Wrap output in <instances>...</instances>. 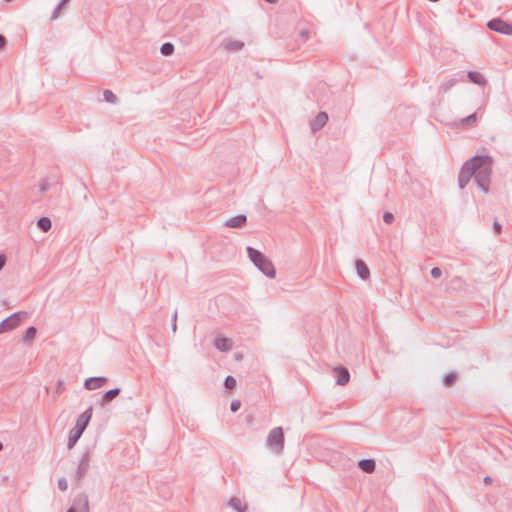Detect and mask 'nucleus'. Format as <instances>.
I'll return each instance as SVG.
<instances>
[{
    "mask_svg": "<svg viewBox=\"0 0 512 512\" xmlns=\"http://www.w3.org/2000/svg\"><path fill=\"white\" fill-rule=\"evenodd\" d=\"M493 163L494 160L489 155H477L466 161L458 176L459 188L464 189L473 177L477 187L483 193H488L490 189Z\"/></svg>",
    "mask_w": 512,
    "mask_h": 512,
    "instance_id": "obj_1",
    "label": "nucleus"
},
{
    "mask_svg": "<svg viewBox=\"0 0 512 512\" xmlns=\"http://www.w3.org/2000/svg\"><path fill=\"white\" fill-rule=\"evenodd\" d=\"M250 261L268 278L276 277V269L270 259H268L261 251L248 246L246 248Z\"/></svg>",
    "mask_w": 512,
    "mask_h": 512,
    "instance_id": "obj_2",
    "label": "nucleus"
},
{
    "mask_svg": "<svg viewBox=\"0 0 512 512\" xmlns=\"http://www.w3.org/2000/svg\"><path fill=\"white\" fill-rule=\"evenodd\" d=\"M267 447L275 452L276 454H281L284 450L285 438L282 427L273 428L266 439Z\"/></svg>",
    "mask_w": 512,
    "mask_h": 512,
    "instance_id": "obj_3",
    "label": "nucleus"
},
{
    "mask_svg": "<svg viewBox=\"0 0 512 512\" xmlns=\"http://www.w3.org/2000/svg\"><path fill=\"white\" fill-rule=\"evenodd\" d=\"M91 462V451L87 449L81 456L80 462L78 464L77 470L74 475V480L77 483H80L81 480L86 476Z\"/></svg>",
    "mask_w": 512,
    "mask_h": 512,
    "instance_id": "obj_4",
    "label": "nucleus"
},
{
    "mask_svg": "<svg viewBox=\"0 0 512 512\" xmlns=\"http://www.w3.org/2000/svg\"><path fill=\"white\" fill-rule=\"evenodd\" d=\"M26 317L25 312H16L0 323V333L11 331L18 327L23 319Z\"/></svg>",
    "mask_w": 512,
    "mask_h": 512,
    "instance_id": "obj_5",
    "label": "nucleus"
},
{
    "mask_svg": "<svg viewBox=\"0 0 512 512\" xmlns=\"http://www.w3.org/2000/svg\"><path fill=\"white\" fill-rule=\"evenodd\" d=\"M66 512H90L88 496L85 493L76 495Z\"/></svg>",
    "mask_w": 512,
    "mask_h": 512,
    "instance_id": "obj_6",
    "label": "nucleus"
},
{
    "mask_svg": "<svg viewBox=\"0 0 512 512\" xmlns=\"http://www.w3.org/2000/svg\"><path fill=\"white\" fill-rule=\"evenodd\" d=\"M487 27L495 32L504 35H512V24L507 23L501 18H493L488 21Z\"/></svg>",
    "mask_w": 512,
    "mask_h": 512,
    "instance_id": "obj_7",
    "label": "nucleus"
},
{
    "mask_svg": "<svg viewBox=\"0 0 512 512\" xmlns=\"http://www.w3.org/2000/svg\"><path fill=\"white\" fill-rule=\"evenodd\" d=\"M108 382V378L104 376L90 377L84 381V388L87 390H96L102 388Z\"/></svg>",
    "mask_w": 512,
    "mask_h": 512,
    "instance_id": "obj_8",
    "label": "nucleus"
},
{
    "mask_svg": "<svg viewBox=\"0 0 512 512\" xmlns=\"http://www.w3.org/2000/svg\"><path fill=\"white\" fill-rule=\"evenodd\" d=\"M93 413V407L89 406L82 414H80L76 420L75 426L79 429L85 431L88 426Z\"/></svg>",
    "mask_w": 512,
    "mask_h": 512,
    "instance_id": "obj_9",
    "label": "nucleus"
},
{
    "mask_svg": "<svg viewBox=\"0 0 512 512\" xmlns=\"http://www.w3.org/2000/svg\"><path fill=\"white\" fill-rule=\"evenodd\" d=\"M214 346L221 352H227L232 349L233 341L227 337L217 336L214 340Z\"/></svg>",
    "mask_w": 512,
    "mask_h": 512,
    "instance_id": "obj_10",
    "label": "nucleus"
},
{
    "mask_svg": "<svg viewBox=\"0 0 512 512\" xmlns=\"http://www.w3.org/2000/svg\"><path fill=\"white\" fill-rule=\"evenodd\" d=\"M328 121V114L326 112H319L314 120L311 122V130L317 132L322 129Z\"/></svg>",
    "mask_w": 512,
    "mask_h": 512,
    "instance_id": "obj_11",
    "label": "nucleus"
},
{
    "mask_svg": "<svg viewBox=\"0 0 512 512\" xmlns=\"http://www.w3.org/2000/svg\"><path fill=\"white\" fill-rule=\"evenodd\" d=\"M120 393H121L120 388H113V389L106 391L105 393H103V395L99 401L100 406L105 407L110 402H112Z\"/></svg>",
    "mask_w": 512,
    "mask_h": 512,
    "instance_id": "obj_12",
    "label": "nucleus"
},
{
    "mask_svg": "<svg viewBox=\"0 0 512 512\" xmlns=\"http://www.w3.org/2000/svg\"><path fill=\"white\" fill-rule=\"evenodd\" d=\"M247 222V217L244 214H238L225 222V226L229 228H241Z\"/></svg>",
    "mask_w": 512,
    "mask_h": 512,
    "instance_id": "obj_13",
    "label": "nucleus"
},
{
    "mask_svg": "<svg viewBox=\"0 0 512 512\" xmlns=\"http://www.w3.org/2000/svg\"><path fill=\"white\" fill-rule=\"evenodd\" d=\"M335 373L337 376V380H336L337 385L344 386L349 382L350 373L347 368L342 367V366L337 367L335 369Z\"/></svg>",
    "mask_w": 512,
    "mask_h": 512,
    "instance_id": "obj_14",
    "label": "nucleus"
},
{
    "mask_svg": "<svg viewBox=\"0 0 512 512\" xmlns=\"http://www.w3.org/2000/svg\"><path fill=\"white\" fill-rule=\"evenodd\" d=\"M355 267L359 278H361L364 281L370 278V270L363 260L357 259L355 261Z\"/></svg>",
    "mask_w": 512,
    "mask_h": 512,
    "instance_id": "obj_15",
    "label": "nucleus"
},
{
    "mask_svg": "<svg viewBox=\"0 0 512 512\" xmlns=\"http://www.w3.org/2000/svg\"><path fill=\"white\" fill-rule=\"evenodd\" d=\"M83 430L79 429L78 427L74 426L70 431H69V436H68V443H67V447L69 449L73 448L76 443L78 442V440L80 439V437L82 436L83 434Z\"/></svg>",
    "mask_w": 512,
    "mask_h": 512,
    "instance_id": "obj_16",
    "label": "nucleus"
},
{
    "mask_svg": "<svg viewBox=\"0 0 512 512\" xmlns=\"http://www.w3.org/2000/svg\"><path fill=\"white\" fill-rule=\"evenodd\" d=\"M358 467L366 473H373L376 469V462L374 459H362L358 462Z\"/></svg>",
    "mask_w": 512,
    "mask_h": 512,
    "instance_id": "obj_17",
    "label": "nucleus"
},
{
    "mask_svg": "<svg viewBox=\"0 0 512 512\" xmlns=\"http://www.w3.org/2000/svg\"><path fill=\"white\" fill-rule=\"evenodd\" d=\"M459 81H464V76L459 75V77H451L445 80L441 85V90L444 93H447L452 87H454Z\"/></svg>",
    "mask_w": 512,
    "mask_h": 512,
    "instance_id": "obj_18",
    "label": "nucleus"
},
{
    "mask_svg": "<svg viewBox=\"0 0 512 512\" xmlns=\"http://www.w3.org/2000/svg\"><path fill=\"white\" fill-rule=\"evenodd\" d=\"M467 78L474 84L484 86L486 84L485 77L478 71H469Z\"/></svg>",
    "mask_w": 512,
    "mask_h": 512,
    "instance_id": "obj_19",
    "label": "nucleus"
},
{
    "mask_svg": "<svg viewBox=\"0 0 512 512\" xmlns=\"http://www.w3.org/2000/svg\"><path fill=\"white\" fill-rule=\"evenodd\" d=\"M37 329L34 326H30L25 330V333L21 339L23 343H31L36 337Z\"/></svg>",
    "mask_w": 512,
    "mask_h": 512,
    "instance_id": "obj_20",
    "label": "nucleus"
},
{
    "mask_svg": "<svg viewBox=\"0 0 512 512\" xmlns=\"http://www.w3.org/2000/svg\"><path fill=\"white\" fill-rule=\"evenodd\" d=\"M37 227L43 232H48L52 227V222L50 218L43 216L38 219Z\"/></svg>",
    "mask_w": 512,
    "mask_h": 512,
    "instance_id": "obj_21",
    "label": "nucleus"
},
{
    "mask_svg": "<svg viewBox=\"0 0 512 512\" xmlns=\"http://www.w3.org/2000/svg\"><path fill=\"white\" fill-rule=\"evenodd\" d=\"M244 47V42L238 40H230L226 43L225 49L231 52H236L242 50Z\"/></svg>",
    "mask_w": 512,
    "mask_h": 512,
    "instance_id": "obj_22",
    "label": "nucleus"
},
{
    "mask_svg": "<svg viewBox=\"0 0 512 512\" xmlns=\"http://www.w3.org/2000/svg\"><path fill=\"white\" fill-rule=\"evenodd\" d=\"M229 505L237 512H244L246 506L242 504V501L237 497H232L229 501Z\"/></svg>",
    "mask_w": 512,
    "mask_h": 512,
    "instance_id": "obj_23",
    "label": "nucleus"
},
{
    "mask_svg": "<svg viewBox=\"0 0 512 512\" xmlns=\"http://www.w3.org/2000/svg\"><path fill=\"white\" fill-rule=\"evenodd\" d=\"M457 379H458L457 373H455V372L448 373L443 377V384L447 387H451L456 383Z\"/></svg>",
    "mask_w": 512,
    "mask_h": 512,
    "instance_id": "obj_24",
    "label": "nucleus"
},
{
    "mask_svg": "<svg viewBox=\"0 0 512 512\" xmlns=\"http://www.w3.org/2000/svg\"><path fill=\"white\" fill-rule=\"evenodd\" d=\"M174 45L171 42H165L160 47V53L164 56H170L174 52Z\"/></svg>",
    "mask_w": 512,
    "mask_h": 512,
    "instance_id": "obj_25",
    "label": "nucleus"
},
{
    "mask_svg": "<svg viewBox=\"0 0 512 512\" xmlns=\"http://www.w3.org/2000/svg\"><path fill=\"white\" fill-rule=\"evenodd\" d=\"M103 97L106 102L111 104H116L118 101V97L109 89L104 90Z\"/></svg>",
    "mask_w": 512,
    "mask_h": 512,
    "instance_id": "obj_26",
    "label": "nucleus"
},
{
    "mask_svg": "<svg viewBox=\"0 0 512 512\" xmlns=\"http://www.w3.org/2000/svg\"><path fill=\"white\" fill-rule=\"evenodd\" d=\"M476 120H477V114L476 113H472L469 116L463 118L461 120V123L464 126H471V125H473L476 122Z\"/></svg>",
    "mask_w": 512,
    "mask_h": 512,
    "instance_id": "obj_27",
    "label": "nucleus"
},
{
    "mask_svg": "<svg viewBox=\"0 0 512 512\" xmlns=\"http://www.w3.org/2000/svg\"><path fill=\"white\" fill-rule=\"evenodd\" d=\"M224 386L228 390H231V389L235 388V386H236V379L233 376L228 375L225 378V380H224Z\"/></svg>",
    "mask_w": 512,
    "mask_h": 512,
    "instance_id": "obj_28",
    "label": "nucleus"
},
{
    "mask_svg": "<svg viewBox=\"0 0 512 512\" xmlns=\"http://www.w3.org/2000/svg\"><path fill=\"white\" fill-rule=\"evenodd\" d=\"M57 485H58L59 490H61L63 492L66 491L68 488L67 480L64 477H61L58 479Z\"/></svg>",
    "mask_w": 512,
    "mask_h": 512,
    "instance_id": "obj_29",
    "label": "nucleus"
},
{
    "mask_svg": "<svg viewBox=\"0 0 512 512\" xmlns=\"http://www.w3.org/2000/svg\"><path fill=\"white\" fill-rule=\"evenodd\" d=\"M394 215L391 212H385L383 214V221L386 224H392L394 222Z\"/></svg>",
    "mask_w": 512,
    "mask_h": 512,
    "instance_id": "obj_30",
    "label": "nucleus"
},
{
    "mask_svg": "<svg viewBox=\"0 0 512 512\" xmlns=\"http://www.w3.org/2000/svg\"><path fill=\"white\" fill-rule=\"evenodd\" d=\"M430 273L431 276L435 279H438L442 276V270L439 267H433Z\"/></svg>",
    "mask_w": 512,
    "mask_h": 512,
    "instance_id": "obj_31",
    "label": "nucleus"
},
{
    "mask_svg": "<svg viewBox=\"0 0 512 512\" xmlns=\"http://www.w3.org/2000/svg\"><path fill=\"white\" fill-rule=\"evenodd\" d=\"M39 189L41 193H45L49 189V183L46 179L41 180L39 183Z\"/></svg>",
    "mask_w": 512,
    "mask_h": 512,
    "instance_id": "obj_32",
    "label": "nucleus"
},
{
    "mask_svg": "<svg viewBox=\"0 0 512 512\" xmlns=\"http://www.w3.org/2000/svg\"><path fill=\"white\" fill-rule=\"evenodd\" d=\"M64 390H65V383H64V381L61 380V379H58L57 383H56V392L60 394Z\"/></svg>",
    "mask_w": 512,
    "mask_h": 512,
    "instance_id": "obj_33",
    "label": "nucleus"
},
{
    "mask_svg": "<svg viewBox=\"0 0 512 512\" xmlns=\"http://www.w3.org/2000/svg\"><path fill=\"white\" fill-rule=\"evenodd\" d=\"M241 407V402L240 400H233L230 404V409L232 412H236L240 409Z\"/></svg>",
    "mask_w": 512,
    "mask_h": 512,
    "instance_id": "obj_34",
    "label": "nucleus"
},
{
    "mask_svg": "<svg viewBox=\"0 0 512 512\" xmlns=\"http://www.w3.org/2000/svg\"><path fill=\"white\" fill-rule=\"evenodd\" d=\"M172 331L175 333L177 330V311H174L171 318Z\"/></svg>",
    "mask_w": 512,
    "mask_h": 512,
    "instance_id": "obj_35",
    "label": "nucleus"
},
{
    "mask_svg": "<svg viewBox=\"0 0 512 512\" xmlns=\"http://www.w3.org/2000/svg\"><path fill=\"white\" fill-rule=\"evenodd\" d=\"M493 229H494L496 234H500L501 231H502V226H501V224L498 221H494Z\"/></svg>",
    "mask_w": 512,
    "mask_h": 512,
    "instance_id": "obj_36",
    "label": "nucleus"
},
{
    "mask_svg": "<svg viewBox=\"0 0 512 512\" xmlns=\"http://www.w3.org/2000/svg\"><path fill=\"white\" fill-rule=\"evenodd\" d=\"M61 10H62V9H61L60 7H58V6H57V7L54 9V11H53V13H52V15H51V20H55V19H57V18L59 17V15H60Z\"/></svg>",
    "mask_w": 512,
    "mask_h": 512,
    "instance_id": "obj_37",
    "label": "nucleus"
},
{
    "mask_svg": "<svg viewBox=\"0 0 512 512\" xmlns=\"http://www.w3.org/2000/svg\"><path fill=\"white\" fill-rule=\"evenodd\" d=\"M299 36H300L302 39L307 40V39H308V37H309V30H307V29H303V30H301V31H300V33H299Z\"/></svg>",
    "mask_w": 512,
    "mask_h": 512,
    "instance_id": "obj_38",
    "label": "nucleus"
},
{
    "mask_svg": "<svg viewBox=\"0 0 512 512\" xmlns=\"http://www.w3.org/2000/svg\"><path fill=\"white\" fill-rule=\"evenodd\" d=\"M6 264V256L4 254H0V271Z\"/></svg>",
    "mask_w": 512,
    "mask_h": 512,
    "instance_id": "obj_39",
    "label": "nucleus"
},
{
    "mask_svg": "<svg viewBox=\"0 0 512 512\" xmlns=\"http://www.w3.org/2000/svg\"><path fill=\"white\" fill-rule=\"evenodd\" d=\"M7 44L6 38L0 34V49L4 48Z\"/></svg>",
    "mask_w": 512,
    "mask_h": 512,
    "instance_id": "obj_40",
    "label": "nucleus"
},
{
    "mask_svg": "<svg viewBox=\"0 0 512 512\" xmlns=\"http://www.w3.org/2000/svg\"><path fill=\"white\" fill-rule=\"evenodd\" d=\"M69 2H70V0H61L60 3L57 6L60 7L61 9H63L64 6L66 4H68Z\"/></svg>",
    "mask_w": 512,
    "mask_h": 512,
    "instance_id": "obj_41",
    "label": "nucleus"
},
{
    "mask_svg": "<svg viewBox=\"0 0 512 512\" xmlns=\"http://www.w3.org/2000/svg\"><path fill=\"white\" fill-rule=\"evenodd\" d=\"M484 483H485V484H491V483H492V478H491L490 476H486V477L484 478Z\"/></svg>",
    "mask_w": 512,
    "mask_h": 512,
    "instance_id": "obj_42",
    "label": "nucleus"
},
{
    "mask_svg": "<svg viewBox=\"0 0 512 512\" xmlns=\"http://www.w3.org/2000/svg\"><path fill=\"white\" fill-rule=\"evenodd\" d=\"M265 1L270 4H276L278 2V0H265Z\"/></svg>",
    "mask_w": 512,
    "mask_h": 512,
    "instance_id": "obj_43",
    "label": "nucleus"
},
{
    "mask_svg": "<svg viewBox=\"0 0 512 512\" xmlns=\"http://www.w3.org/2000/svg\"><path fill=\"white\" fill-rule=\"evenodd\" d=\"M242 358V355H236V359L239 360Z\"/></svg>",
    "mask_w": 512,
    "mask_h": 512,
    "instance_id": "obj_44",
    "label": "nucleus"
},
{
    "mask_svg": "<svg viewBox=\"0 0 512 512\" xmlns=\"http://www.w3.org/2000/svg\"><path fill=\"white\" fill-rule=\"evenodd\" d=\"M3 450V444L0 442V451Z\"/></svg>",
    "mask_w": 512,
    "mask_h": 512,
    "instance_id": "obj_45",
    "label": "nucleus"
}]
</instances>
